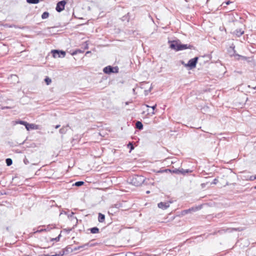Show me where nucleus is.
<instances>
[{
  "label": "nucleus",
  "instance_id": "35",
  "mask_svg": "<svg viewBox=\"0 0 256 256\" xmlns=\"http://www.w3.org/2000/svg\"><path fill=\"white\" fill-rule=\"evenodd\" d=\"M65 230L68 233L72 230V228L65 229Z\"/></svg>",
  "mask_w": 256,
  "mask_h": 256
},
{
  "label": "nucleus",
  "instance_id": "33",
  "mask_svg": "<svg viewBox=\"0 0 256 256\" xmlns=\"http://www.w3.org/2000/svg\"><path fill=\"white\" fill-rule=\"evenodd\" d=\"M231 2H231L230 1L228 0V1H227V2H224V3H223V4H224V3H225L226 5H228V4H229L230 3H231Z\"/></svg>",
  "mask_w": 256,
  "mask_h": 256
},
{
  "label": "nucleus",
  "instance_id": "45",
  "mask_svg": "<svg viewBox=\"0 0 256 256\" xmlns=\"http://www.w3.org/2000/svg\"><path fill=\"white\" fill-rule=\"evenodd\" d=\"M254 177H256V176H254Z\"/></svg>",
  "mask_w": 256,
  "mask_h": 256
},
{
  "label": "nucleus",
  "instance_id": "12",
  "mask_svg": "<svg viewBox=\"0 0 256 256\" xmlns=\"http://www.w3.org/2000/svg\"><path fill=\"white\" fill-rule=\"evenodd\" d=\"M233 230H236V228H232V229L227 228L226 230H225V229H222V230H218L217 232L218 233H220V234H222L224 233V232H232Z\"/></svg>",
  "mask_w": 256,
  "mask_h": 256
},
{
  "label": "nucleus",
  "instance_id": "6",
  "mask_svg": "<svg viewBox=\"0 0 256 256\" xmlns=\"http://www.w3.org/2000/svg\"><path fill=\"white\" fill-rule=\"evenodd\" d=\"M66 2L64 0L58 2L56 4V10L58 12H61L64 8Z\"/></svg>",
  "mask_w": 256,
  "mask_h": 256
},
{
  "label": "nucleus",
  "instance_id": "24",
  "mask_svg": "<svg viewBox=\"0 0 256 256\" xmlns=\"http://www.w3.org/2000/svg\"><path fill=\"white\" fill-rule=\"evenodd\" d=\"M88 246V244H84L82 246H79L75 248L74 250H78L80 248H84L85 247Z\"/></svg>",
  "mask_w": 256,
  "mask_h": 256
},
{
  "label": "nucleus",
  "instance_id": "38",
  "mask_svg": "<svg viewBox=\"0 0 256 256\" xmlns=\"http://www.w3.org/2000/svg\"><path fill=\"white\" fill-rule=\"evenodd\" d=\"M150 193V190H148L146 192V194H149Z\"/></svg>",
  "mask_w": 256,
  "mask_h": 256
},
{
  "label": "nucleus",
  "instance_id": "7",
  "mask_svg": "<svg viewBox=\"0 0 256 256\" xmlns=\"http://www.w3.org/2000/svg\"><path fill=\"white\" fill-rule=\"evenodd\" d=\"M26 128L27 130H37L38 128V126L34 124H28L27 122L26 126Z\"/></svg>",
  "mask_w": 256,
  "mask_h": 256
},
{
  "label": "nucleus",
  "instance_id": "14",
  "mask_svg": "<svg viewBox=\"0 0 256 256\" xmlns=\"http://www.w3.org/2000/svg\"><path fill=\"white\" fill-rule=\"evenodd\" d=\"M136 127L138 129L141 130L143 128V124L141 122L138 121L136 123Z\"/></svg>",
  "mask_w": 256,
  "mask_h": 256
},
{
  "label": "nucleus",
  "instance_id": "5",
  "mask_svg": "<svg viewBox=\"0 0 256 256\" xmlns=\"http://www.w3.org/2000/svg\"><path fill=\"white\" fill-rule=\"evenodd\" d=\"M52 53L54 58H64L66 54L64 51L57 50H52Z\"/></svg>",
  "mask_w": 256,
  "mask_h": 256
},
{
  "label": "nucleus",
  "instance_id": "42",
  "mask_svg": "<svg viewBox=\"0 0 256 256\" xmlns=\"http://www.w3.org/2000/svg\"><path fill=\"white\" fill-rule=\"evenodd\" d=\"M90 52H86V54H88V53H90Z\"/></svg>",
  "mask_w": 256,
  "mask_h": 256
},
{
  "label": "nucleus",
  "instance_id": "3",
  "mask_svg": "<svg viewBox=\"0 0 256 256\" xmlns=\"http://www.w3.org/2000/svg\"><path fill=\"white\" fill-rule=\"evenodd\" d=\"M119 68L118 66H107L105 67L103 72L105 74H110L111 73H118Z\"/></svg>",
  "mask_w": 256,
  "mask_h": 256
},
{
  "label": "nucleus",
  "instance_id": "1",
  "mask_svg": "<svg viewBox=\"0 0 256 256\" xmlns=\"http://www.w3.org/2000/svg\"><path fill=\"white\" fill-rule=\"evenodd\" d=\"M192 47V46L190 44H182L180 43H178L176 40L171 42L170 44V48L176 51H180L187 48H191Z\"/></svg>",
  "mask_w": 256,
  "mask_h": 256
},
{
  "label": "nucleus",
  "instance_id": "17",
  "mask_svg": "<svg viewBox=\"0 0 256 256\" xmlns=\"http://www.w3.org/2000/svg\"><path fill=\"white\" fill-rule=\"evenodd\" d=\"M180 174H185L187 173L191 172V170H184L183 168L180 169Z\"/></svg>",
  "mask_w": 256,
  "mask_h": 256
},
{
  "label": "nucleus",
  "instance_id": "16",
  "mask_svg": "<svg viewBox=\"0 0 256 256\" xmlns=\"http://www.w3.org/2000/svg\"><path fill=\"white\" fill-rule=\"evenodd\" d=\"M244 32L242 30H235L234 33L238 36H240L243 34Z\"/></svg>",
  "mask_w": 256,
  "mask_h": 256
},
{
  "label": "nucleus",
  "instance_id": "32",
  "mask_svg": "<svg viewBox=\"0 0 256 256\" xmlns=\"http://www.w3.org/2000/svg\"><path fill=\"white\" fill-rule=\"evenodd\" d=\"M254 180H256V178L254 177V176H250V180L251 181Z\"/></svg>",
  "mask_w": 256,
  "mask_h": 256
},
{
  "label": "nucleus",
  "instance_id": "37",
  "mask_svg": "<svg viewBox=\"0 0 256 256\" xmlns=\"http://www.w3.org/2000/svg\"><path fill=\"white\" fill-rule=\"evenodd\" d=\"M85 49L88 48V45L86 44V46H84Z\"/></svg>",
  "mask_w": 256,
  "mask_h": 256
},
{
  "label": "nucleus",
  "instance_id": "25",
  "mask_svg": "<svg viewBox=\"0 0 256 256\" xmlns=\"http://www.w3.org/2000/svg\"><path fill=\"white\" fill-rule=\"evenodd\" d=\"M44 82H46V84L47 85H49L51 83L52 80L48 77H46L44 79Z\"/></svg>",
  "mask_w": 256,
  "mask_h": 256
},
{
  "label": "nucleus",
  "instance_id": "13",
  "mask_svg": "<svg viewBox=\"0 0 256 256\" xmlns=\"http://www.w3.org/2000/svg\"><path fill=\"white\" fill-rule=\"evenodd\" d=\"M105 220V216L102 213H99L98 216V220L100 222H104Z\"/></svg>",
  "mask_w": 256,
  "mask_h": 256
},
{
  "label": "nucleus",
  "instance_id": "23",
  "mask_svg": "<svg viewBox=\"0 0 256 256\" xmlns=\"http://www.w3.org/2000/svg\"><path fill=\"white\" fill-rule=\"evenodd\" d=\"M127 146H128V148H130V152L132 150H133L134 149V145H133L132 143L131 142H130L128 144Z\"/></svg>",
  "mask_w": 256,
  "mask_h": 256
},
{
  "label": "nucleus",
  "instance_id": "20",
  "mask_svg": "<svg viewBox=\"0 0 256 256\" xmlns=\"http://www.w3.org/2000/svg\"><path fill=\"white\" fill-rule=\"evenodd\" d=\"M48 16H49V13L47 12H45L42 13V19H45V18H48Z\"/></svg>",
  "mask_w": 256,
  "mask_h": 256
},
{
  "label": "nucleus",
  "instance_id": "11",
  "mask_svg": "<svg viewBox=\"0 0 256 256\" xmlns=\"http://www.w3.org/2000/svg\"><path fill=\"white\" fill-rule=\"evenodd\" d=\"M168 170L172 172V173H174V174H180V169H178V168H174L172 170H168V169H166L165 170H162V171H158L159 172H167Z\"/></svg>",
  "mask_w": 256,
  "mask_h": 256
},
{
  "label": "nucleus",
  "instance_id": "34",
  "mask_svg": "<svg viewBox=\"0 0 256 256\" xmlns=\"http://www.w3.org/2000/svg\"><path fill=\"white\" fill-rule=\"evenodd\" d=\"M156 107V104H154V106H151L152 108L154 110Z\"/></svg>",
  "mask_w": 256,
  "mask_h": 256
},
{
  "label": "nucleus",
  "instance_id": "39",
  "mask_svg": "<svg viewBox=\"0 0 256 256\" xmlns=\"http://www.w3.org/2000/svg\"><path fill=\"white\" fill-rule=\"evenodd\" d=\"M150 90H151V88L148 91L146 90L145 92H150Z\"/></svg>",
  "mask_w": 256,
  "mask_h": 256
},
{
  "label": "nucleus",
  "instance_id": "30",
  "mask_svg": "<svg viewBox=\"0 0 256 256\" xmlns=\"http://www.w3.org/2000/svg\"><path fill=\"white\" fill-rule=\"evenodd\" d=\"M24 162L25 164H29L28 160L25 157V158L24 159Z\"/></svg>",
  "mask_w": 256,
  "mask_h": 256
},
{
  "label": "nucleus",
  "instance_id": "4",
  "mask_svg": "<svg viewBox=\"0 0 256 256\" xmlns=\"http://www.w3.org/2000/svg\"><path fill=\"white\" fill-rule=\"evenodd\" d=\"M198 59V58L196 56L190 60L188 62L185 64V66L190 68V70L194 68L196 66Z\"/></svg>",
  "mask_w": 256,
  "mask_h": 256
},
{
  "label": "nucleus",
  "instance_id": "29",
  "mask_svg": "<svg viewBox=\"0 0 256 256\" xmlns=\"http://www.w3.org/2000/svg\"><path fill=\"white\" fill-rule=\"evenodd\" d=\"M84 52V50H76L74 52H73V54H76L78 53H82Z\"/></svg>",
  "mask_w": 256,
  "mask_h": 256
},
{
  "label": "nucleus",
  "instance_id": "44",
  "mask_svg": "<svg viewBox=\"0 0 256 256\" xmlns=\"http://www.w3.org/2000/svg\"><path fill=\"white\" fill-rule=\"evenodd\" d=\"M254 188L256 190V186L254 187Z\"/></svg>",
  "mask_w": 256,
  "mask_h": 256
},
{
  "label": "nucleus",
  "instance_id": "26",
  "mask_svg": "<svg viewBox=\"0 0 256 256\" xmlns=\"http://www.w3.org/2000/svg\"><path fill=\"white\" fill-rule=\"evenodd\" d=\"M61 237V234H59L56 238H52L50 240L52 242H53L54 240L56 242H58L60 240V238Z\"/></svg>",
  "mask_w": 256,
  "mask_h": 256
},
{
  "label": "nucleus",
  "instance_id": "19",
  "mask_svg": "<svg viewBox=\"0 0 256 256\" xmlns=\"http://www.w3.org/2000/svg\"><path fill=\"white\" fill-rule=\"evenodd\" d=\"M6 162L8 166H10L12 164V160L11 158H8L6 160Z\"/></svg>",
  "mask_w": 256,
  "mask_h": 256
},
{
  "label": "nucleus",
  "instance_id": "28",
  "mask_svg": "<svg viewBox=\"0 0 256 256\" xmlns=\"http://www.w3.org/2000/svg\"><path fill=\"white\" fill-rule=\"evenodd\" d=\"M45 231H47V229L46 228H41V229H39V230H37L34 232V233H37V232H45Z\"/></svg>",
  "mask_w": 256,
  "mask_h": 256
},
{
  "label": "nucleus",
  "instance_id": "36",
  "mask_svg": "<svg viewBox=\"0 0 256 256\" xmlns=\"http://www.w3.org/2000/svg\"><path fill=\"white\" fill-rule=\"evenodd\" d=\"M60 126V125H56V126H55V128H58Z\"/></svg>",
  "mask_w": 256,
  "mask_h": 256
},
{
  "label": "nucleus",
  "instance_id": "21",
  "mask_svg": "<svg viewBox=\"0 0 256 256\" xmlns=\"http://www.w3.org/2000/svg\"><path fill=\"white\" fill-rule=\"evenodd\" d=\"M64 254V252H60L58 254H52V255H50L49 254H44V256H62Z\"/></svg>",
  "mask_w": 256,
  "mask_h": 256
},
{
  "label": "nucleus",
  "instance_id": "10",
  "mask_svg": "<svg viewBox=\"0 0 256 256\" xmlns=\"http://www.w3.org/2000/svg\"><path fill=\"white\" fill-rule=\"evenodd\" d=\"M69 127V126L68 124L66 125V126H62L59 130L60 132L62 134H65L68 130V128Z\"/></svg>",
  "mask_w": 256,
  "mask_h": 256
},
{
  "label": "nucleus",
  "instance_id": "15",
  "mask_svg": "<svg viewBox=\"0 0 256 256\" xmlns=\"http://www.w3.org/2000/svg\"><path fill=\"white\" fill-rule=\"evenodd\" d=\"M90 230L92 234H98L99 232V229L97 227H93L90 228Z\"/></svg>",
  "mask_w": 256,
  "mask_h": 256
},
{
  "label": "nucleus",
  "instance_id": "9",
  "mask_svg": "<svg viewBox=\"0 0 256 256\" xmlns=\"http://www.w3.org/2000/svg\"><path fill=\"white\" fill-rule=\"evenodd\" d=\"M196 210V209L194 208H190L182 210L181 212V214L182 216H184L192 211H195Z\"/></svg>",
  "mask_w": 256,
  "mask_h": 256
},
{
  "label": "nucleus",
  "instance_id": "8",
  "mask_svg": "<svg viewBox=\"0 0 256 256\" xmlns=\"http://www.w3.org/2000/svg\"><path fill=\"white\" fill-rule=\"evenodd\" d=\"M158 207L162 210H166L169 207L170 204L168 202H160L158 204Z\"/></svg>",
  "mask_w": 256,
  "mask_h": 256
},
{
  "label": "nucleus",
  "instance_id": "41",
  "mask_svg": "<svg viewBox=\"0 0 256 256\" xmlns=\"http://www.w3.org/2000/svg\"><path fill=\"white\" fill-rule=\"evenodd\" d=\"M46 229H47V230H49V229H48V228H46Z\"/></svg>",
  "mask_w": 256,
  "mask_h": 256
},
{
  "label": "nucleus",
  "instance_id": "40",
  "mask_svg": "<svg viewBox=\"0 0 256 256\" xmlns=\"http://www.w3.org/2000/svg\"><path fill=\"white\" fill-rule=\"evenodd\" d=\"M182 64L185 66L186 64H184V62L182 61Z\"/></svg>",
  "mask_w": 256,
  "mask_h": 256
},
{
  "label": "nucleus",
  "instance_id": "2",
  "mask_svg": "<svg viewBox=\"0 0 256 256\" xmlns=\"http://www.w3.org/2000/svg\"><path fill=\"white\" fill-rule=\"evenodd\" d=\"M130 183L132 185L138 186H140L144 181L145 178L142 176L134 175L129 178Z\"/></svg>",
  "mask_w": 256,
  "mask_h": 256
},
{
  "label": "nucleus",
  "instance_id": "22",
  "mask_svg": "<svg viewBox=\"0 0 256 256\" xmlns=\"http://www.w3.org/2000/svg\"><path fill=\"white\" fill-rule=\"evenodd\" d=\"M84 184V182L82 181H78L75 182L74 186H82Z\"/></svg>",
  "mask_w": 256,
  "mask_h": 256
},
{
  "label": "nucleus",
  "instance_id": "27",
  "mask_svg": "<svg viewBox=\"0 0 256 256\" xmlns=\"http://www.w3.org/2000/svg\"><path fill=\"white\" fill-rule=\"evenodd\" d=\"M16 124H19L24 125L26 127L27 122L26 121H24V120H18V122H16Z\"/></svg>",
  "mask_w": 256,
  "mask_h": 256
},
{
  "label": "nucleus",
  "instance_id": "43",
  "mask_svg": "<svg viewBox=\"0 0 256 256\" xmlns=\"http://www.w3.org/2000/svg\"><path fill=\"white\" fill-rule=\"evenodd\" d=\"M152 114H154V112L153 111Z\"/></svg>",
  "mask_w": 256,
  "mask_h": 256
},
{
  "label": "nucleus",
  "instance_id": "18",
  "mask_svg": "<svg viewBox=\"0 0 256 256\" xmlns=\"http://www.w3.org/2000/svg\"><path fill=\"white\" fill-rule=\"evenodd\" d=\"M26 2L31 4H36L40 2V0H26Z\"/></svg>",
  "mask_w": 256,
  "mask_h": 256
},
{
  "label": "nucleus",
  "instance_id": "31",
  "mask_svg": "<svg viewBox=\"0 0 256 256\" xmlns=\"http://www.w3.org/2000/svg\"><path fill=\"white\" fill-rule=\"evenodd\" d=\"M218 182V180L217 178H214L213 182L211 183V184H216Z\"/></svg>",
  "mask_w": 256,
  "mask_h": 256
}]
</instances>
